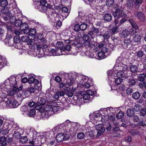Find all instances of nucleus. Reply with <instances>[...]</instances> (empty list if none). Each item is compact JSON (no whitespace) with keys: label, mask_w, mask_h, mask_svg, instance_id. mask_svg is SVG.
Masks as SVG:
<instances>
[{"label":"nucleus","mask_w":146,"mask_h":146,"mask_svg":"<svg viewBox=\"0 0 146 146\" xmlns=\"http://www.w3.org/2000/svg\"><path fill=\"white\" fill-rule=\"evenodd\" d=\"M125 79H127V82L130 86L134 85L136 84V81L133 77L130 76L126 77Z\"/></svg>","instance_id":"obj_11"},{"label":"nucleus","mask_w":146,"mask_h":146,"mask_svg":"<svg viewBox=\"0 0 146 146\" xmlns=\"http://www.w3.org/2000/svg\"><path fill=\"white\" fill-rule=\"evenodd\" d=\"M104 19L105 21L109 22L111 20L112 16L110 14L106 13L104 15Z\"/></svg>","instance_id":"obj_25"},{"label":"nucleus","mask_w":146,"mask_h":146,"mask_svg":"<svg viewBox=\"0 0 146 146\" xmlns=\"http://www.w3.org/2000/svg\"><path fill=\"white\" fill-rule=\"evenodd\" d=\"M13 40L15 43V47H16V44H18L17 45V48H18V45H19L20 44H21V43H19L20 41V40L19 38V37L18 36H15L13 38Z\"/></svg>","instance_id":"obj_27"},{"label":"nucleus","mask_w":146,"mask_h":146,"mask_svg":"<svg viewBox=\"0 0 146 146\" xmlns=\"http://www.w3.org/2000/svg\"><path fill=\"white\" fill-rule=\"evenodd\" d=\"M22 23L23 22L21 20L19 19H17L14 24L15 25L16 27H19Z\"/></svg>","instance_id":"obj_39"},{"label":"nucleus","mask_w":146,"mask_h":146,"mask_svg":"<svg viewBox=\"0 0 146 146\" xmlns=\"http://www.w3.org/2000/svg\"><path fill=\"white\" fill-rule=\"evenodd\" d=\"M143 52L142 51H139L137 53V56L138 57L141 58L144 55Z\"/></svg>","instance_id":"obj_54"},{"label":"nucleus","mask_w":146,"mask_h":146,"mask_svg":"<svg viewBox=\"0 0 146 146\" xmlns=\"http://www.w3.org/2000/svg\"><path fill=\"white\" fill-rule=\"evenodd\" d=\"M126 114L127 116L132 117L135 114V112L133 109L132 108H129L126 111Z\"/></svg>","instance_id":"obj_18"},{"label":"nucleus","mask_w":146,"mask_h":146,"mask_svg":"<svg viewBox=\"0 0 146 146\" xmlns=\"http://www.w3.org/2000/svg\"><path fill=\"white\" fill-rule=\"evenodd\" d=\"M35 110L34 109H32L30 111L29 115L30 116L32 117L35 114Z\"/></svg>","instance_id":"obj_58"},{"label":"nucleus","mask_w":146,"mask_h":146,"mask_svg":"<svg viewBox=\"0 0 146 146\" xmlns=\"http://www.w3.org/2000/svg\"><path fill=\"white\" fill-rule=\"evenodd\" d=\"M8 4V3L7 0H2L0 3V6L3 7L6 6Z\"/></svg>","instance_id":"obj_45"},{"label":"nucleus","mask_w":146,"mask_h":146,"mask_svg":"<svg viewBox=\"0 0 146 146\" xmlns=\"http://www.w3.org/2000/svg\"><path fill=\"white\" fill-rule=\"evenodd\" d=\"M29 37L27 36H22L21 37V40L23 42H27L28 40Z\"/></svg>","instance_id":"obj_60"},{"label":"nucleus","mask_w":146,"mask_h":146,"mask_svg":"<svg viewBox=\"0 0 146 146\" xmlns=\"http://www.w3.org/2000/svg\"><path fill=\"white\" fill-rule=\"evenodd\" d=\"M19 27L20 30L23 31L25 34H27L29 33V28L27 23H22Z\"/></svg>","instance_id":"obj_6"},{"label":"nucleus","mask_w":146,"mask_h":146,"mask_svg":"<svg viewBox=\"0 0 146 146\" xmlns=\"http://www.w3.org/2000/svg\"><path fill=\"white\" fill-rule=\"evenodd\" d=\"M128 68V67L126 65H125V67H123L119 65L117 66V64H116L113 67V70L114 71L116 70L118 72L121 70L124 71L125 70H127Z\"/></svg>","instance_id":"obj_12"},{"label":"nucleus","mask_w":146,"mask_h":146,"mask_svg":"<svg viewBox=\"0 0 146 146\" xmlns=\"http://www.w3.org/2000/svg\"><path fill=\"white\" fill-rule=\"evenodd\" d=\"M53 110L54 111V113L57 112L58 111L61 109V107L59 106H55L52 108Z\"/></svg>","instance_id":"obj_59"},{"label":"nucleus","mask_w":146,"mask_h":146,"mask_svg":"<svg viewBox=\"0 0 146 146\" xmlns=\"http://www.w3.org/2000/svg\"><path fill=\"white\" fill-rule=\"evenodd\" d=\"M139 86L141 88H143V87L145 88H146V82H141V83L139 84Z\"/></svg>","instance_id":"obj_55"},{"label":"nucleus","mask_w":146,"mask_h":146,"mask_svg":"<svg viewBox=\"0 0 146 146\" xmlns=\"http://www.w3.org/2000/svg\"><path fill=\"white\" fill-rule=\"evenodd\" d=\"M142 108V106L139 104H136L133 108V109L135 111L137 112L139 111Z\"/></svg>","instance_id":"obj_28"},{"label":"nucleus","mask_w":146,"mask_h":146,"mask_svg":"<svg viewBox=\"0 0 146 146\" xmlns=\"http://www.w3.org/2000/svg\"><path fill=\"white\" fill-rule=\"evenodd\" d=\"M37 3L39 4H40L38 6H37V9L39 10L41 12V11L40 10L42 8V9L43 7H44L46 6V5L47 4V1L46 0H40V1H38Z\"/></svg>","instance_id":"obj_14"},{"label":"nucleus","mask_w":146,"mask_h":146,"mask_svg":"<svg viewBox=\"0 0 146 146\" xmlns=\"http://www.w3.org/2000/svg\"><path fill=\"white\" fill-rule=\"evenodd\" d=\"M129 33V32L127 30H123L121 34V37L125 38L127 37Z\"/></svg>","instance_id":"obj_30"},{"label":"nucleus","mask_w":146,"mask_h":146,"mask_svg":"<svg viewBox=\"0 0 146 146\" xmlns=\"http://www.w3.org/2000/svg\"><path fill=\"white\" fill-rule=\"evenodd\" d=\"M86 135L89 136L91 137H94L93 132L92 131L87 132L86 133Z\"/></svg>","instance_id":"obj_62"},{"label":"nucleus","mask_w":146,"mask_h":146,"mask_svg":"<svg viewBox=\"0 0 146 146\" xmlns=\"http://www.w3.org/2000/svg\"><path fill=\"white\" fill-rule=\"evenodd\" d=\"M64 90L66 94L68 96L71 97L73 95V92L71 90V88L69 87H66Z\"/></svg>","instance_id":"obj_17"},{"label":"nucleus","mask_w":146,"mask_h":146,"mask_svg":"<svg viewBox=\"0 0 146 146\" xmlns=\"http://www.w3.org/2000/svg\"><path fill=\"white\" fill-rule=\"evenodd\" d=\"M6 36L5 35V31L3 29L0 28V36L1 37V39H2V37H5Z\"/></svg>","instance_id":"obj_47"},{"label":"nucleus","mask_w":146,"mask_h":146,"mask_svg":"<svg viewBox=\"0 0 146 146\" xmlns=\"http://www.w3.org/2000/svg\"><path fill=\"white\" fill-rule=\"evenodd\" d=\"M139 66L138 64L136 65L131 64L129 66V70L130 71L133 73L137 72L139 71L138 67Z\"/></svg>","instance_id":"obj_10"},{"label":"nucleus","mask_w":146,"mask_h":146,"mask_svg":"<svg viewBox=\"0 0 146 146\" xmlns=\"http://www.w3.org/2000/svg\"><path fill=\"white\" fill-rule=\"evenodd\" d=\"M64 46L63 43L62 42H58L56 44V46L58 48V50L60 51V49L62 48Z\"/></svg>","instance_id":"obj_43"},{"label":"nucleus","mask_w":146,"mask_h":146,"mask_svg":"<svg viewBox=\"0 0 146 146\" xmlns=\"http://www.w3.org/2000/svg\"><path fill=\"white\" fill-rule=\"evenodd\" d=\"M106 126V129L107 131H110L111 130V124L109 122H106V124L105 125Z\"/></svg>","instance_id":"obj_53"},{"label":"nucleus","mask_w":146,"mask_h":146,"mask_svg":"<svg viewBox=\"0 0 146 146\" xmlns=\"http://www.w3.org/2000/svg\"><path fill=\"white\" fill-rule=\"evenodd\" d=\"M145 74H142L141 76L139 77V81H141V82L145 81V78L144 77L146 78V76H145Z\"/></svg>","instance_id":"obj_57"},{"label":"nucleus","mask_w":146,"mask_h":146,"mask_svg":"<svg viewBox=\"0 0 146 146\" xmlns=\"http://www.w3.org/2000/svg\"><path fill=\"white\" fill-rule=\"evenodd\" d=\"M97 55L99 60L105 58V54L101 51L98 53Z\"/></svg>","instance_id":"obj_37"},{"label":"nucleus","mask_w":146,"mask_h":146,"mask_svg":"<svg viewBox=\"0 0 146 146\" xmlns=\"http://www.w3.org/2000/svg\"><path fill=\"white\" fill-rule=\"evenodd\" d=\"M124 116V113L122 111H120L116 115V118L118 119H121Z\"/></svg>","instance_id":"obj_40"},{"label":"nucleus","mask_w":146,"mask_h":146,"mask_svg":"<svg viewBox=\"0 0 146 146\" xmlns=\"http://www.w3.org/2000/svg\"><path fill=\"white\" fill-rule=\"evenodd\" d=\"M123 80V79L118 78H117L115 79V84L118 85L119 86V85L121 84V82Z\"/></svg>","instance_id":"obj_51"},{"label":"nucleus","mask_w":146,"mask_h":146,"mask_svg":"<svg viewBox=\"0 0 146 146\" xmlns=\"http://www.w3.org/2000/svg\"><path fill=\"white\" fill-rule=\"evenodd\" d=\"M80 30L84 31L85 30L87 27V25L84 23H83L80 25Z\"/></svg>","instance_id":"obj_42"},{"label":"nucleus","mask_w":146,"mask_h":146,"mask_svg":"<svg viewBox=\"0 0 146 146\" xmlns=\"http://www.w3.org/2000/svg\"><path fill=\"white\" fill-rule=\"evenodd\" d=\"M96 128L98 131L96 135V137H98L102 135L105 131V128L104 127V125L99 124L96 126Z\"/></svg>","instance_id":"obj_4"},{"label":"nucleus","mask_w":146,"mask_h":146,"mask_svg":"<svg viewBox=\"0 0 146 146\" xmlns=\"http://www.w3.org/2000/svg\"><path fill=\"white\" fill-rule=\"evenodd\" d=\"M28 82L29 84H38L39 82L37 80L35 79L34 77L31 76L28 79Z\"/></svg>","instance_id":"obj_21"},{"label":"nucleus","mask_w":146,"mask_h":146,"mask_svg":"<svg viewBox=\"0 0 146 146\" xmlns=\"http://www.w3.org/2000/svg\"><path fill=\"white\" fill-rule=\"evenodd\" d=\"M65 127H68V125L66 123H63L60 124L59 125L54 127L52 129V130L53 132H57L59 131V129H64L65 128Z\"/></svg>","instance_id":"obj_9"},{"label":"nucleus","mask_w":146,"mask_h":146,"mask_svg":"<svg viewBox=\"0 0 146 146\" xmlns=\"http://www.w3.org/2000/svg\"><path fill=\"white\" fill-rule=\"evenodd\" d=\"M29 35L31 36H35L36 33V30L35 29L33 28L31 29L30 28H29Z\"/></svg>","instance_id":"obj_35"},{"label":"nucleus","mask_w":146,"mask_h":146,"mask_svg":"<svg viewBox=\"0 0 146 146\" xmlns=\"http://www.w3.org/2000/svg\"><path fill=\"white\" fill-rule=\"evenodd\" d=\"M118 27H113L111 29V33L114 35L118 32L117 29Z\"/></svg>","instance_id":"obj_46"},{"label":"nucleus","mask_w":146,"mask_h":146,"mask_svg":"<svg viewBox=\"0 0 146 146\" xmlns=\"http://www.w3.org/2000/svg\"><path fill=\"white\" fill-rule=\"evenodd\" d=\"M129 132L130 134L132 135H139V132L137 130H130Z\"/></svg>","instance_id":"obj_38"},{"label":"nucleus","mask_w":146,"mask_h":146,"mask_svg":"<svg viewBox=\"0 0 146 146\" xmlns=\"http://www.w3.org/2000/svg\"><path fill=\"white\" fill-rule=\"evenodd\" d=\"M133 120L134 121L136 122H138L139 121L140 119L139 117L137 115H134L133 116Z\"/></svg>","instance_id":"obj_56"},{"label":"nucleus","mask_w":146,"mask_h":146,"mask_svg":"<svg viewBox=\"0 0 146 146\" xmlns=\"http://www.w3.org/2000/svg\"><path fill=\"white\" fill-rule=\"evenodd\" d=\"M17 19L14 16H11L9 18V20L11 23L14 24Z\"/></svg>","instance_id":"obj_50"},{"label":"nucleus","mask_w":146,"mask_h":146,"mask_svg":"<svg viewBox=\"0 0 146 146\" xmlns=\"http://www.w3.org/2000/svg\"><path fill=\"white\" fill-rule=\"evenodd\" d=\"M141 94L138 92H136L132 94V97L133 99L135 100H138L140 98Z\"/></svg>","instance_id":"obj_32"},{"label":"nucleus","mask_w":146,"mask_h":146,"mask_svg":"<svg viewBox=\"0 0 146 146\" xmlns=\"http://www.w3.org/2000/svg\"><path fill=\"white\" fill-rule=\"evenodd\" d=\"M28 139L27 137L26 136L22 137L20 139V142L22 143H26L28 141Z\"/></svg>","instance_id":"obj_41"},{"label":"nucleus","mask_w":146,"mask_h":146,"mask_svg":"<svg viewBox=\"0 0 146 146\" xmlns=\"http://www.w3.org/2000/svg\"><path fill=\"white\" fill-rule=\"evenodd\" d=\"M45 111H46V114L50 116L54 113V111L52 106L49 105H46L44 108Z\"/></svg>","instance_id":"obj_7"},{"label":"nucleus","mask_w":146,"mask_h":146,"mask_svg":"<svg viewBox=\"0 0 146 146\" xmlns=\"http://www.w3.org/2000/svg\"><path fill=\"white\" fill-rule=\"evenodd\" d=\"M83 45L85 46H88L92 47L93 46V44H91L90 40H85L83 43Z\"/></svg>","instance_id":"obj_33"},{"label":"nucleus","mask_w":146,"mask_h":146,"mask_svg":"<svg viewBox=\"0 0 146 146\" xmlns=\"http://www.w3.org/2000/svg\"><path fill=\"white\" fill-rule=\"evenodd\" d=\"M113 7L115 10V11L113 12V14L114 17H117V19H119L121 17H127V15L125 14L123 9L118 4H115Z\"/></svg>","instance_id":"obj_2"},{"label":"nucleus","mask_w":146,"mask_h":146,"mask_svg":"<svg viewBox=\"0 0 146 146\" xmlns=\"http://www.w3.org/2000/svg\"><path fill=\"white\" fill-rule=\"evenodd\" d=\"M135 15L139 21L143 22L145 21V15L141 11L136 12Z\"/></svg>","instance_id":"obj_8"},{"label":"nucleus","mask_w":146,"mask_h":146,"mask_svg":"<svg viewBox=\"0 0 146 146\" xmlns=\"http://www.w3.org/2000/svg\"><path fill=\"white\" fill-rule=\"evenodd\" d=\"M99 29L96 28L93 26L90 29V31H89L88 34L89 35L91 38L93 39L97 37V35L99 33Z\"/></svg>","instance_id":"obj_3"},{"label":"nucleus","mask_w":146,"mask_h":146,"mask_svg":"<svg viewBox=\"0 0 146 146\" xmlns=\"http://www.w3.org/2000/svg\"><path fill=\"white\" fill-rule=\"evenodd\" d=\"M84 134L83 132H80L77 135V137L79 139H82L84 137Z\"/></svg>","instance_id":"obj_49"},{"label":"nucleus","mask_w":146,"mask_h":146,"mask_svg":"<svg viewBox=\"0 0 146 146\" xmlns=\"http://www.w3.org/2000/svg\"><path fill=\"white\" fill-rule=\"evenodd\" d=\"M36 46L38 50L40 51V50L42 49L43 51H44V50L45 49L48 47L47 45L46 44H36Z\"/></svg>","instance_id":"obj_24"},{"label":"nucleus","mask_w":146,"mask_h":146,"mask_svg":"<svg viewBox=\"0 0 146 146\" xmlns=\"http://www.w3.org/2000/svg\"><path fill=\"white\" fill-rule=\"evenodd\" d=\"M139 114L140 117H144L146 115V108H142L139 111Z\"/></svg>","instance_id":"obj_29"},{"label":"nucleus","mask_w":146,"mask_h":146,"mask_svg":"<svg viewBox=\"0 0 146 146\" xmlns=\"http://www.w3.org/2000/svg\"><path fill=\"white\" fill-rule=\"evenodd\" d=\"M137 125L140 126H142L143 127H145L146 125L145 122L143 120H142L139 121L137 123Z\"/></svg>","instance_id":"obj_61"},{"label":"nucleus","mask_w":146,"mask_h":146,"mask_svg":"<svg viewBox=\"0 0 146 146\" xmlns=\"http://www.w3.org/2000/svg\"><path fill=\"white\" fill-rule=\"evenodd\" d=\"M70 48L71 46L70 45L68 44L66 45L64 47L62 48H60V50L61 51V54H66L64 52L66 50L67 51H69L70 50Z\"/></svg>","instance_id":"obj_16"},{"label":"nucleus","mask_w":146,"mask_h":146,"mask_svg":"<svg viewBox=\"0 0 146 146\" xmlns=\"http://www.w3.org/2000/svg\"><path fill=\"white\" fill-rule=\"evenodd\" d=\"M118 87L119 90L121 91L124 90L125 88V85L123 84H121L119 86H118Z\"/></svg>","instance_id":"obj_64"},{"label":"nucleus","mask_w":146,"mask_h":146,"mask_svg":"<svg viewBox=\"0 0 146 146\" xmlns=\"http://www.w3.org/2000/svg\"><path fill=\"white\" fill-rule=\"evenodd\" d=\"M129 21L131 23L132 26L135 29H137L138 28V26L137 25L135 22L132 19H129Z\"/></svg>","instance_id":"obj_34"},{"label":"nucleus","mask_w":146,"mask_h":146,"mask_svg":"<svg viewBox=\"0 0 146 146\" xmlns=\"http://www.w3.org/2000/svg\"><path fill=\"white\" fill-rule=\"evenodd\" d=\"M130 38L131 40H132V42H138L140 41L141 39L140 36L138 34L131 35Z\"/></svg>","instance_id":"obj_13"},{"label":"nucleus","mask_w":146,"mask_h":146,"mask_svg":"<svg viewBox=\"0 0 146 146\" xmlns=\"http://www.w3.org/2000/svg\"><path fill=\"white\" fill-rule=\"evenodd\" d=\"M45 100L44 99L42 98H40L38 99V103L40 104L41 105H44L45 104Z\"/></svg>","instance_id":"obj_52"},{"label":"nucleus","mask_w":146,"mask_h":146,"mask_svg":"<svg viewBox=\"0 0 146 146\" xmlns=\"http://www.w3.org/2000/svg\"><path fill=\"white\" fill-rule=\"evenodd\" d=\"M111 39L115 44L117 45L121 43V40L119 37L114 36L111 37Z\"/></svg>","instance_id":"obj_22"},{"label":"nucleus","mask_w":146,"mask_h":146,"mask_svg":"<svg viewBox=\"0 0 146 146\" xmlns=\"http://www.w3.org/2000/svg\"><path fill=\"white\" fill-rule=\"evenodd\" d=\"M100 36H102L104 40L105 41L106 40H108L110 37V33L108 31H106L103 34L100 35Z\"/></svg>","instance_id":"obj_19"},{"label":"nucleus","mask_w":146,"mask_h":146,"mask_svg":"<svg viewBox=\"0 0 146 146\" xmlns=\"http://www.w3.org/2000/svg\"><path fill=\"white\" fill-rule=\"evenodd\" d=\"M74 30L75 32H78L80 30L79 24H76L74 27Z\"/></svg>","instance_id":"obj_48"},{"label":"nucleus","mask_w":146,"mask_h":146,"mask_svg":"<svg viewBox=\"0 0 146 146\" xmlns=\"http://www.w3.org/2000/svg\"><path fill=\"white\" fill-rule=\"evenodd\" d=\"M117 76L118 78L124 80L127 76H125L123 72L121 70L117 72Z\"/></svg>","instance_id":"obj_23"},{"label":"nucleus","mask_w":146,"mask_h":146,"mask_svg":"<svg viewBox=\"0 0 146 146\" xmlns=\"http://www.w3.org/2000/svg\"><path fill=\"white\" fill-rule=\"evenodd\" d=\"M88 34H85L84 33V34L82 37V38L83 40L85 41L89 40H90V36Z\"/></svg>","instance_id":"obj_44"},{"label":"nucleus","mask_w":146,"mask_h":146,"mask_svg":"<svg viewBox=\"0 0 146 146\" xmlns=\"http://www.w3.org/2000/svg\"><path fill=\"white\" fill-rule=\"evenodd\" d=\"M35 105L36 103L32 100H31L28 104V106L31 107H33Z\"/></svg>","instance_id":"obj_63"},{"label":"nucleus","mask_w":146,"mask_h":146,"mask_svg":"<svg viewBox=\"0 0 146 146\" xmlns=\"http://www.w3.org/2000/svg\"><path fill=\"white\" fill-rule=\"evenodd\" d=\"M33 139L32 140H29V143L32 145L33 146L38 144L37 139V132L36 131L34 130L33 131Z\"/></svg>","instance_id":"obj_5"},{"label":"nucleus","mask_w":146,"mask_h":146,"mask_svg":"<svg viewBox=\"0 0 146 146\" xmlns=\"http://www.w3.org/2000/svg\"><path fill=\"white\" fill-rule=\"evenodd\" d=\"M132 40H131L130 38L128 39H124L123 43H122V45L123 47L125 49L127 48V47L129 46L131 44L132 41Z\"/></svg>","instance_id":"obj_15"},{"label":"nucleus","mask_w":146,"mask_h":146,"mask_svg":"<svg viewBox=\"0 0 146 146\" xmlns=\"http://www.w3.org/2000/svg\"><path fill=\"white\" fill-rule=\"evenodd\" d=\"M59 51L58 49L57 50L54 49H52L50 51V53L52 54L53 55H58L60 54L58 52V51Z\"/></svg>","instance_id":"obj_36"},{"label":"nucleus","mask_w":146,"mask_h":146,"mask_svg":"<svg viewBox=\"0 0 146 146\" xmlns=\"http://www.w3.org/2000/svg\"><path fill=\"white\" fill-rule=\"evenodd\" d=\"M70 131L69 127H65L64 128L62 129L61 133H59L56 136V141L59 143L63 140H68L70 138Z\"/></svg>","instance_id":"obj_1"},{"label":"nucleus","mask_w":146,"mask_h":146,"mask_svg":"<svg viewBox=\"0 0 146 146\" xmlns=\"http://www.w3.org/2000/svg\"><path fill=\"white\" fill-rule=\"evenodd\" d=\"M6 137L3 136L0 138V146H5L7 145Z\"/></svg>","instance_id":"obj_26"},{"label":"nucleus","mask_w":146,"mask_h":146,"mask_svg":"<svg viewBox=\"0 0 146 146\" xmlns=\"http://www.w3.org/2000/svg\"><path fill=\"white\" fill-rule=\"evenodd\" d=\"M46 6L43 7L42 9V8H40L41 9L40 10L41 11V12L43 13H44L46 12L47 9H51L52 8V6L50 4L47 3Z\"/></svg>","instance_id":"obj_20"},{"label":"nucleus","mask_w":146,"mask_h":146,"mask_svg":"<svg viewBox=\"0 0 146 146\" xmlns=\"http://www.w3.org/2000/svg\"><path fill=\"white\" fill-rule=\"evenodd\" d=\"M115 0H106V5L108 7L112 6L114 4Z\"/></svg>","instance_id":"obj_31"}]
</instances>
